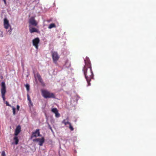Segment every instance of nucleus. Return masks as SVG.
Segmentation results:
<instances>
[{
  "label": "nucleus",
  "instance_id": "f257e3e1",
  "mask_svg": "<svg viewBox=\"0 0 156 156\" xmlns=\"http://www.w3.org/2000/svg\"><path fill=\"white\" fill-rule=\"evenodd\" d=\"M85 65L83 67V71L87 83V86L90 85V83L91 79L94 77V74L92 69L91 64L89 59L86 57L84 59Z\"/></svg>",
  "mask_w": 156,
  "mask_h": 156
},
{
  "label": "nucleus",
  "instance_id": "f03ea898",
  "mask_svg": "<svg viewBox=\"0 0 156 156\" xmlns=\"http://www.w3.org/2000/svg\"><path fill=\"white\" fill-rule=\"evenodd\" d=\"M41 93L43 97L45 98H55V95L53 93L47 90H41Z\"/></svg>",
  "mask_w": 156,
  "mask_h": 156
},
{
  "label": "nucleus",
  "instance_id": "7ed1b4c3",
  "mask_svg": "<svg viewBox=\"0 0 156 156\" xmlns=\"http://www.w3.org/2000/svg\"><path fill=\"white\" fill-rule=\"evenodd\" d=\"M29 22L30 24L29 25H30L31 26H36L38 24L37 22L35 20L34 17H31L30 19Z\"/></svg>",
  "mask_w": 156,
  "mask_h": 156
},
{
  "label": "nucleus",
  "instance_id": "20e7f679",
  "mask_svg": "<svg viewBox=\"0 0 156 156\" xmlns=\"http://www.w3.org/2000/svg\"><path fill=\"white\" fill-rule=\"evenodd\" d=\"M40 40L38 37H36L32 40L33 45L35 47L36 49H38V44L39 43Z\"/></svg>",
  "mask_w": 156,
  "mask_h": 156
},
{
  "label": "nucleus",
  "instance_id": "39448f33",
  "mask_svg": "<svg viewBox=\"0 0 156 156\" xmlns=\"http://www.w3.org/2000/svg\"><path fill=\"white\" fill-rule=\"evenodd\" d=\"M51 54L53 61L54 62L57 61L59 58V56L57 52L55 51H52Z\"/></svg>",
  "mask_w": 156,
  "mask_h": 156
},
{
  "label": "nucleus",
  "instance_id": "423d86ee",
  "mask_svg": "<svg viewBox=\"0 0 156 156\" xmlns=\"http://www.w3.org/2000/svg\"><path fill=\"white\" fill-rule=\"evenodd\" d=\"M1 86V92L2 95H5L6 92V87L4 82H2V83Z\"/></svg>",
  "mask_w": 156,
  "mask_h": 156
},
{
  "label": "nucleus",
  "instance_id": "0eeeda50",
  "mask_svg": "<svg viewBox=\"0 0 156 156\" xmlns=\"http://www.w3.org/2000/svg\"><path fill=\"white\" fill-rule=\"evenodd\" d=\"M39 130H40L39 129H37L35 132H33L31 136V138H33V137H36L37 136H41V135L40 134Z\"/></svg>",
  "mask_w": 156,
  "mask_h": 156
},
{
  "label": "nucleus",
  "instance_id": "6e6552de",
  "mask_svg": "<svg viewBox=\"0 0 156 156\" xmlns=\"http://www.w3.org/2000/svg\"><path fill=\"white\" fill-rule=\"evenodd\" d=\"M33 141L39 142V145L40 146H42L44 142V137H42L41 138H38L34 139Z\"/></svg>",
  "mask_w": 156,
  "mask_h": 156
},
{
  "label": "nucleus",
  "instance_id": "1a4fd4ad",
  "mask_svg": "<svg viewBox=\"0 0 156 156\" xmlns=\"http://www.w3.org/2000/svg\"><path fill=\"white\" fill-rule=\"evenodd\" d=\"M29 30L30 32L31 33L34 32H39V30L38 29L32 27L30 25H29Z\"/></svg>",
  "mask_w": 156,
  "mask_h": 156
},
{
  "label": "nucleus",
  "instance_id": "9d476101",
  "mask_svg": "<svg viewBox=\"0 0 156 156\" xmlns=\"http://www.w3.org/2000/svg\"><path fill=\"white\" fill-rule=\"evenodd\" d=\"M4 26L6 29H8L9 27L10 26L9 24V21L6 18L4 19Z\"/></svg>",
  "mask_w": 156,
  "mask_h": 156
},
{
  "label": "nucleus",
  "instance_id": "9b49d317",
  "mask_svg": "<svg viewBox=\"0 0 156 156\" xmlns=\"http://www.w3.org/2000/svg\"><path fill=\"white\" fill-rule=\"evenodd\" d=\"M51 111L55 114V117L56 118L59 117L60 116V114L58 113L57 109L55 108L51 109Z\"/></svg>",
  "mask_w": 156,
  "mask_h": 156
},
{
  "label": "nucleus",
  "instance_id": "f8f14e48",
  "mask_svg": "<svg viewBox=\"0 0 156 156\" xmlns=\"http://www.w3.org/2000/svg\"><path fill=\"white\" fill-rule=\"evenodd\" d=\"M36 75H37V78L39 81L41 83V84L42 85L44 86V83L43 82V81L41 77V75L38 73H37Z\"/></svg>",
  "mask_w": 156,
  "mask_h": 156
},
{
  "label": "nucleus",
  "instance_id": "ddd939ff",
  "mask_svg": "<svg viewBox=\"0 0 156 156\" xmlns=\"http://www.w3.org/2000/svg\"><path fill=\"white\" fill-rule=\"evenodd\" d=\"M21 131V127L20 126H17L14 133L15 136H17L20 133Z\"/></svg>",
  "mask_w": 156,
  "mask_h": 156
},
{
  "label": "nucleus",
  "instance_id": "4468645a",
  "mask_svg": "<svg viewBox=\"0 0 156 156\" xmlns=\"http://www.w3.org/2000/svg\"><path fill=\"white\" fill-rule=\"evenodd\" d=\"M71 64L70 62L68 60H67L65 62V63L64 65V66L67 68H69Z\"/></svg>",
  "mask_w": 156,
  "mask_h": 156
},
{
  "label": "nucleus",
  "instance_id": "2eb2a0df",
  "mask_svg": "<svg viewBox=\"0 0 156 156\" xmlns=\"http://www.w3.org/2000/svg\"><path fill=\"white\" fill-rule=\"evenodd\" d=\"M5 104L7 106H10V107L12 108L13 114L14 115H15V109H16L13 106H11V105H9V103L7 101H6Z\"/></svg>",
  "mask_w": 156,
  "mask_h": 156
},
{
  "label": "nucleus",
  "instance_id": "dca6fc26",
  "mask_svg": "<svg viewBox=\"0 0 156 156\" xmlns=\"http://www.w3.org/2000/svg\"><path fill=\"white\" fill-rule=\"evenodd\" d=\"M68 120V118H67L66 119H64L62 122L65 125H66L67 124H69L70 123L69 122Z\"/></svg>",
  "mask_w": 156,
  "mask_h": 156
},
{
  "label": "nucleus",
  "instance_id": "f3484780",
  "mask_svg": "<svg viewBox=\"0 0 156 156\" xmlns=\"http://www.w3.org/2000/svg\"><path fill=\"white\" fill-rule=\"evenodd\" d=\"M14 140L15 141V144L17 145L18 144L19 142V139L16 136L14 137Z\"/></svg>",
  "mask_w": 156,
  "mask_h": 156
},
{
  "label": "nucleus",
  "instance_id": "a211bd4d",
  "mask_svg": "<svg viewBox=\"0 0 156 156\" xmlns=\"http://www.w3.org/2000/svg\"><path fill=\"white\" fill-rule=\"evenodd\" d=\"M55 27V23H52L50 24L48 27L49 29H51L53 27Z\"/></svg>",
  "mask_w": 156,
  "mask_h": 156
},
{
  "label": "nucleus",
  "instance_id": "6ab92c4d",
  "mask_svg": "<svg viewBox=\"0 0 156 156\" xmlns=\"http://www.w3.org/2000/svg\"><path fill=\"white\" fill-rule=\"evenodd\" d=\"M69 128L70 129L71 131H73L74 130V128L73 127V126H72L71 124L70 123L69 124Z\"/></svg>",
  "mask_w": 156,
  "mask_h": 156
},
{
  "label": "nucleus",
  "instance_id": "aec40b11",
  "mask_svg": "<svg viewBox=\"0 0 156 156\" xmlns=\"http://www.w3.org/2000/svg\"><path fill=\"white\" fill-rule=\"evenodd\" d=\"M25 86H26V88L27 91H29V89H30L29 85L28 84H26Z\"/></svg>",
  "mask_w": 156,
  "mask_h": 156
},
{
  "label": "nucleus",
  "instance_id": "412c9836",
  "mask_svg": "<svg viewBox=\"0 0 156 156\" xmlns=\"http://www.w3.org/2000/svg\"><path fill=\"white\" fill-rule=\"evenodd\" d=\"M27 97L28 100L29 101L30 103H31V100L30 98V96L28 94H27Z\"/></svg>",
  "mask_w": 156,
  "mask_h": 156
},
{
  "label": "nucleus",
  "instance_id": "4be33fe9",
  "mask_svg": "<svg viewBox=\"0 0 156 156\" xmlns=\"http://www.w3.org/2000/svg\"><path fill=\"white\" fill-rule=\"evenodd\" d=\"M2 156H6L5 153L4 151H3L2 152Z\"/></svg>",
  "mask_w": 156,
  "mask_h": 156
},
{
  "label": "nucleus",
  "instance_id": "5701e85b",
  "mask_svg": "<svg viewBox=\"0 0 156 156\" xmlns=\"http://www.w3.org/2000/svg\"><path fill=\"white\" fill-rule=\"evenodd\" d=\"M2 97L3 98V101H5V95H2Z\"/></svg>",
  "mask_w": 156,
  "mask_h": 156
},
{
  "label": "nucleus",
  "instance_id": "b1692460",
  "mask_svg": "<svg viewBox=\"0 0 156 156\" xmlns=\"http://www.w3.org/2000/svg\"><path fill=\"white\" fill-rule=\"evenodd\" d=\"M3 1L4 2V4L5 5H6V4H7V3H6V0H3Z\"/></svg>",
  "mask_w": 156,
  "mask_h": 156
},
{
  "label": "nucleus",
  "instance_id": "393cba45",
  "mask_svg": "<svg viewBox=\"0 0 156 156\" xmlns=\"http://www.w3.org/2000/svg\"><path fill=\"white\" fill-rule=\"evenodd\" d=\"M20 108V106L18 105H17V109L18 110H19Z\"/></svg>",
  "mask_w": 156,
  "mask_h": 156
},
{
  "label": "nucleus",
  "instance_id": "a878e982",
  "mask_svg": "<svg viewBox=\"0 0 156 156\" xmlns=\"http://www.w3.org/2000/svg\"><path fill=\"white\" fill-rule=\"evenodd\" d=\"M10 29H11V28H10ZM12 30L11 29V31H10V32H11L12 31Z\"/></svg>",
  "mask_w": 156,
  "mask_h": 156
}]
</instances>
